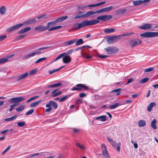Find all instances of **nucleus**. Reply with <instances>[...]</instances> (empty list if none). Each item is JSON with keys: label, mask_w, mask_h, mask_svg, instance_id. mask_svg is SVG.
I'll return each mask as SVG.
<instances>
[{"label": "nucleus", "mask_w": 158, "mask_h": 158, "mask_svg": "<svg viewBox=\"0 0 158 158\" xmlns=\"http://www.w3.org/2000/svg\"><path fill=\"white\" fill-rule=\"evenodd\" d=\"M99 22V20H86L82 21L80 23H76L75 25L76 26H77V27H76L77 29H79L82 27H84L86 26L94 25L98 23Z\"/></svg>", "instance_id": "obj_1"}, {"label": "nucleus", "mask_w": 158, "mask_h": 158, "mask_svg": "<svg viewBox=\"0 0 158 158\" xmlns=\"http://www.w3.org/2000/svg\"><path fill=\"white\" fill-rule=\"evenodd\" d=\"M25 99V98L23 97H19L15 98H11L9 100V102L11 103H14V104L11 105L10 106V108L9 110V111L10 112L14 109V107L18 105V103L20 102L24 101Z\"/></svg>", "instance_id": "obj_2"}, {"label": "nucleus", "mask_w": 158, "mask_h": 158, "mask_svg": "<svg viewBox=\"0 0 158 158\" xmlns=\"http://www.w3.org/2000/svg\"><path fill=\"white\" fill-rule=\"evenodd\" d=\"M133 34V32H131V33H126L121 34L119 35L113 36L108 38L107 41L109 43L115 42L119 40L121 38V36H129Z\"/></svg>", "instance_id": "obj_3"}, {"label": "nucleus", "mask_w": 158, "mask_h": 158, "mask_svg": "<svg viewBox=\"0 0 158 158\" xmlns=\"http://www.w3.org/2000/svg\"><path fill=\"white\" fill-rule=\"evenodd\" d=\"M49 48V47L47 46L46 47H42L39 48L38 49L36 50L35 52H32L30 54L23 57V59H25L34 56L35 55H40L43 53V52L42 51H43L44 50L48 49Z\"/></svg>", "instance_id": "obj_4"}, {"label": "nucleus", "mask_w": 158, "mask_h": 158, "mask_svg": "<svg viewBox=\"0 0 158 158\" xmlns=\"http://www.w3.org/2000/svg\"><path fill=\"white\" fill-rule=\"evenodd\" d=\"M75 87H73L71 89L72 91L77 90L81 91L82 90H88L89 89V87L85 85V84H79L76 85Z\"/></svg>", "instance_id": "obj_5"}, {"label": "nucleus", "mask_w": 158, "mask_h": 158, "mask_svg": "<svg viewBox=\"0 0 158 158\" xmlns=\"http://www.w3.org/2000/svg\"><path fill=\"white\" fill-rule=\"evenodd\" d=\"M140 36L147 38L156 37L158 36V32H146L141 34Z\"/></svg>", "instance_id": "obj_6"}, {"label": "nucleus", "mask_w": 158, "mask_h": 158, "mask_svg": "<svg viewBox=\"0 0 158 158\" xmlns=\"http://www.w3.org/2000/svg\"><path fill=\"white\" fill-rule=\"evenodd\" d=\"M104 50L108 54H113L117 53L118 49L115 47L109 46L105 48Z\"/></svg>", "instance_id": "obj_7"}, {"label": "nucleus", "mask_w": 158, "mask_h": 158, "mask_svg": "<svg viewBox=\"0 0 158 158\" xmlns=\"http://www.w3.org/2000/svg\"><path fill=\"white\" fill-rule=\"evenodd\" d=\"M102 155L103 156L102 158H110L107 149L106 147L104 144H102Z\"/></svg>", "instance_id": "obj_8"}, {"label": "nucleus", "mask_w": 158, "mask_h": 158, "mask_svg": "<svg viewBox=\"0 0 158 158\" xmlns=\"http://www.w3.org/2000/svg\"><path fill=\"white\" fill-rule=\"evenodd\" d=\"M141 43V40L139 39L131 40L129 42V45L132 48H134L137 45L140 44Z\"/></svg>", "instance_id": "obj_9"}, {"label": "nucleus", "mask_w": 158, "mask_h": 158, "mask_svg": "<svg viewBox=\"0 0 158 158\" xmlns=\"http://www.w3.org/2000/svg\"><path fill=\"white\" fill-rule=\"evenodd\" d=\"M113 17L111 15H103L99 16L97 18L98 20H101L102 21H108L112 18Z\"/></svg>", "instance_id": "obj_10"}, {"label": "nucleus", "mask_w": 158, "mask_h": 158, "mask_svg": "<svg viewBox=\"0 0 158 158\" xmlns=\"http://www.w3.org/2000/svg\"><path fill=\"white\" fill-rule=\"evenodd\" d=\"M23 25V24L22 23H19L14 25L13 26L9 28L7 30V31L10 32L13 31L15 30L18 29L20 27H21Z\"/></svg>", "instance_id": "obj_11"}, {"label": "nucleus", "mask_w": 158, "mask_h": 158, "mask_svg": "<svg viewBox=\"0 0 158 158\" xmlns=\"http://www.w3.org/2000/svg\"><path fill=\"white\" fill-rule=\"evenodd\" d=\"M151 27L152 25L151 24L147 23L140 26L139 28L141 29L147 30L151 29Z\"/></svg>", "instance_id": "obj_12"}, {"label": "nucleus", "mask_w": 158, "mask_h": 158, "mask_svg": "<svg viewBox=\"0 0 158 158\" xmlns=\"http://www.w3.org/2000/svg\"><path fill=\"white\" fill-rule=\"evenodd\" d=\"M28 74V73H26L21 74L18 77L17 80V81H19L27 77Z\"/></svg>", "instance_id": "obj_13"}, {"label": "nucleus", "mask_w": 158, "mask_h": 158, "mask_svg": "<svg viewBox=\"0 0 158 158\" xmlns=\"http://www.w3.org/2000/svg\"><path fill=\"white\" fill-rule=\"evenodd\" d=\"M105 3V2H101L95 4H91L90 5H89L88 6H87V7H88L89 8L97 7L104 4Z\"/></svg>", "instance_id": "obj_14"}, {"label": "nucleus", "mask_w": 158, "mask_h": 158, "mask_svg": "<svg viewBox=\"0 0 158 158\" xmlns=\"http://www.w3.org/2000/svg\"><path fill=\"white\" fill-rule=\"evenodd\" d=\"M95 14V11H87L86 13L83 14V18L89 17Z\"/></svg>", "instance_id": "obj_15"}, {"label": "nucleus", "mask_w": 158, "mask_h": 158, "mask_svg": "<svg viewBox=\"0 0 158 158\" xmlns=\"http://www.w3.org/2000/svg\"><path fill=\"white\" fill-rule=\"evenodd\" d=\"M95 14V11H87L86 13L83 14V18L89 17Z\"/></svg>", "instance_id": "obj_16"}, {"label": "nucleus", "mask_w": 158, "mask_h": 158, "mask_svg": "<svg viewBox=\"0 0 158 158\" xmlns=\"http://www.w3.org/2000/svg\"><path fill=\"white\" fill-rule=\"evenodd\" d=\"M76 41V39H73L70 40L69 41H66L63 43L64 45V46H68L74 43Z\"/></svg>", "instance_id": "obj_17"}, {"label": "nucleus", "mask_w": 158, "mask_h": 158, "mask_svg": "<svg viewBox=\"0 0 158 158\" xmlns=\"http://www.w3.org/2000/svg\"><path fill=\"white\" fill-rule=\"evenodd\" d=\"M71 60V58L69 56H65L63 59V61L65 64H67L70 62Z\"/></svg>", "instance_id": "obj_18"}, {"label": "nucleus", "mask_w": 158, "mask_h": 158, "mask_svg": "<svg viewBox=\"0 0 158 158\" xmlns=\"http://www.w3.org/2000/svg\"><path fill=\"white\" fill-rule=\"evenodd\" d=\"M31 29V27H26L19 31L18 33V34H23L25 32L29 31Z\"/></svg>", "instance_id": "obj_19"}, {"label": "nucleus", "mask_w": 158, "mask_h": 158, "mask_svg": "<svg viewBox=\"0 0 158 158\" xmlns=\"http://www.w3.org/2000/svg\"><path fill=\"white\" fill-rule=\"evenodd\" d=\"M36 22V19L34 18H32L31 19L28 20L25 22H23V25H25L30 24L33 23H35Z\"/></svg>", "instance_id": "obj_20"}, {"label": "nucleus", "mask_w": 158, "mask_h": 158, "mask_svg": "<svg viewBox=\"0 0 158 158\" xmlns=\"http://www.w3.org/2000/svg\"><path fill=\"white\" fill-rule=\"evenodd\" d=\"M46 27H45L44 26H42L41 25H39L35 27L34 29L39 32H41L46 30Z\"/></svg>", "instance_id": "obj_21"}, {"label": "nucleus", "mask_w": 158, "mask_h": 158, "mask_svg": "<svg viewBox=\"0 0 158 158\" xmlns=\"http://www.w3.org/2000/svg\"><path fill=\"white\" fill-rule=\"evenodd\" d=\"M61 85V83H58L52 84V85H49L48 86H47L45 87V88L46 89L47 88H54L57 87L59 86H60Z\"/></svg>", "instance_id": "obj_22"}, {"label": "nucleus", "mask_w": 158, "mask_h": 158, "mask_svg": "<svg viewBox=\"0 0 158 158\" xmlns=\"http://www.w3.org/2000/svg\"><path fill=\"white\" fill-rule=\"evenodd\" d=\"M156 105V104L155 102H152L150 103L148 106L147 107V110H148L150 112L151 111L152 108L155 106Z\"/></svg>", "instance_id": "obj_23"}, {"label": "nucleus", "mask_w": 158, "mask_h": 158, "mask_svg": "<svg viewBox=\"0 0 158 158\" xmlns=\"http://www.w3.org/2000/svg\"><path fill=\"white\" fill-rule=\"evenodd\" d=\"M106 116L102 115L98 117L95 118V119L99 120V121L104 122L106 120Z\"/></svg>", "instance_id": "obj_24"}, {"label": "nucleus", "mask_w": 158, "mask_h": 158, "mask_svg": "<svg viewBox=\"0 0 158 158\" xmlns=\"http://www.w3.org/2000/svg\"><path fill=\"white\" fill-rule=\"evenodd\" d=\"M68 16H64L59 18L56 20L54 22V23H57L58 22H60L67 19L68 18Z\"/></svg>", "instance_id": "obj_25"}, {"label": "nucleus", "mask_w": 158, "mask_h": 158, "mask_svg": "<svg viewBox=\"0 0 158 158\" xmlns=\"http://www.w3.org/2000/svg\"><path fill=\"white\" fill-rule=\"evenodd\" d=\"M127 11V10L126 9H119L117 10L116 11V13L117 15L122 14Z\"/></svg>", "instance_id": "obj_26"}, {"label": "nucleus", "mask_w": 158, "mask_h": 158, "mask_svg": "<svg viewBox=\"0 0 158 158\" xmlns=\"http://www.w3.org/2000/svg\"><path fill=\"white\" fill-rule=\"evenodd\" d=\"M81 55L83 57L86 58V59H89L92 58L91 56L85 52H81Z\"/></svg>", "instance_id": "obj_27"}, {"label": "nucleus", "mask_w": 158, "mask_h": 158, "mask_svg": "<svg viewBox=\"0 0 158 158\" xmlns=\"http://www.w3.org/2000/svg\"><path fill=\"white\" fill-rule=\"evenodd\" d=\"M138 125L139 127H143L146 125V122L143 120H141L138 122Z\"/></svg>", "instance_id": "obj_28"}, {"label": "nucleus", "mask_w": 158, "mask_h": 158, "mask_svg": "<svg viewBox=\"0 0 158 158\" xmlns=\"http://www.w3.org/2000/svg\"><path fill=\"white\" fill-rule=\"evenodd\" d=\"M115 29L113 28H110L109 29H106L104 31L105 33L107 34H109L112 33L115 31Z\"/></svg>", "instance_id": "obj_29"}, {"label": "nucleus", "mask_w": 158, "mask_h": 158, "mask_svg": "<svg viewBox=\"0 0 158 158\" xmlns=\"http://www.w3.org/2000/svg\"><path fill=\"white\" fill-rule=\"evenodd\" d=\"M42 101L41 100H39V101L34 102L32 103H31L30 105V107L31 108H33L36 106L38 105Z\"/></svg>", "instance_id": "obj_30"}, {"label": "nucleus", "mask_w": 158, "mask_h": 158, "mask_svg": "<svg viewBox=\"0 0 158 158\" xmlns=\"http://www.w3.org/2000/svg\"><path fill=\"white\" fill-rule=\"evenodd\" d=\"M71 96V94H68L64 96V97L60 98L59 101L60 102H64L65 100L69 98Z\"/></svg>", "instance_id": "obj_31"}, {"label": "nucleus", "mask_w": 158, "mask_h": 158, "mask_svg": "<svg viewBox=\"0 0 158 158\" xmlns=\"http://www.w3.org/2000/svg\"><path fill=\"white\" fill-rule=\"evenodd\" d=\"M156 119H154L152 121L151 123V126L153 129L155 130L156 129Z\"/></svg>", "instance_id": "obj_32"}, {"label": "nucleus", "mask_w": 158, "mask_h": 158, "mask_svg": "<svg viewBox=\"0 0 158 158\" xmlns=\"http://www.w3.org/2000/svg\"><path fill=\"white\" fill-rule=\"evenodd\" d=\"M120 105L119 103H116L114 105L110 106L109 107V108L110 109H114L120 106Z\"/></svg>", "instance_id": "obj_33"}, {"label": "nucleus", "mask_w": 158, "mask_h": 158, "mask_svg": "<svg viewBox=\"0 0 158 158\" xmlns=\"http://www.w3.org/2000/svg\"><path fill=\"white\" fill-rule=\"evenodd\" d=\"M142 3V0H135L133 1V4L135 6H138Z\"/></svg>", "instance_id": "obj_34"}, {"label": "nucleus", "mask_w": 158, "mask_h": 158, "mask_svg": "<svg viewBox=\"0 0 158 158\" xmlns=\"http://www.w3.org/2000/svg\"><path fill=\"white\" fill-rule=\"evenodd\" d=\"M112 6H110L108 7L102 8L103 12H108L111 10L113 8Z\"/></svg>", "instance_id": "obj_35"}, {"label": "nucleus", "mask_w": 158, "mask_h": 158, "mask_svg": "<svg viewBox=\"0 0 158 158\" xmlns=\"http://www.w3.org/2000/svg\"><path fill=\"white\" fill-rule=\"evenodd\" d=\"M75 45L77 46L82 44L83 43V41L82 39H80L75 42Z\"/></svg>", "instance_id": "obj_36"}, {"label": "nucleus", "mask_w": 158, "mask_h": 158, "mask_svg": "<svg viewBox=\"0 0 158 158\" xmlns=\"http://www.w3.org/2000/svg\"><path fill=\"white\" fill-rule=\"evenodd\" d=\"M25 105H22L17 108L16 110L17 112H19L23 111L25 108Z\"/></svg>", "instance_id": "obj_37"}, {"label": "nucleus", "mask_w": 158, "mask_h": 158, "mask_svg": "<svg viewBox=\"0 0 158 158\" xmlns=\"http://www.w3.org/2000/svg\"><path fill=\"white\" fill-rule=\"evenodd\" d=\"M6 12V8L5 6H3L0 8V12L1 14L3 15L5 14Z\"/></svg>", "instance_id": "obj_38"}, {"label": "nucleus", "mask_w": 158, "mask_h": 158, "mask_svg": "<svg viewBox=\"0 0 158 158\" xmlns=\"http://www.w3.org/2000/svg\"><path fill=\"white\" fill-rule=\"evenodd\" d=\"M64 67V66H62L61 67H60V68H59L57 69H54L52 71L49 70V72L50 74H52L56 72H57V71H59L62 68H63Z\"/></svg>", "instance_id": "obj_39"}, {"label": "nucleus", "mask_w": 158, "mask_h": 158, "mask_svg": "<svg viewBox=\"0 0 158 158\" xmlns=\"http://www.w3.org/2000/svg\"><path fill=\"white\" fill-rule=\"evenodd\" d=\"M17 118L16 115H15L13 116H12L10 118H6L5 119V121H10L13 120Z\"/></svg>", "instance_id": "obj_40"}, {"label": "nucleus", "mask_w": 158, "mask_h": 158, "mask_svg": "<svg viewBox=\"0 0 158 158\" xmlns=\"http://www.w3.org/2000/svg\"><path fill=\"white\" fill-rule=\"evenodd\" d=\"M65 52H64L60 54L55 59V61H56L66 55Z\"/></svg>", "instance_id": "obj_41"}, {"label": "nucleus", "mask_w": 158, "mask_h": 158, "mask_svg": "<svg viewBox=\"0 0 158 158\" xmlns=\"http://www.w3.org/2000/svg\"><path fill=\"white\" fill-rule=\"evenodd\" d=\"M121 90V88H118L116 89H115L111 91V92H117V93L116 94L117 95H120L121 94V92L120 91Z\"/></svg>", "instance_id": "obj_42"}, {"label": "nucleus", "mask_w": 158, "mask_h": 158, "mask_svg": "<svg viewBox=\"0 0 158 158\" xmlns=\"http://www.w3.org/2000/svg\"><path fill=\"white\" fill-rule=\"evenodd\" d=\"M107 139L109 142L111 143L112 145L115 148H116L114 146V145L115 144V143L114 142L112 139L109 138H108Z\"/></svg>", "instance_id": "obj_43"}, {"label": "nucleus", "mask_w": 158, "mask_h": 158, "mask_svg": "<svg viewBox=\"0 0 158 158\" xmlns=\"http://www.w3.org/2000/svg\"><path fill=\"white\" fill-rule=\"evenodd\" d=\"M76 145L81 149L83 150L85 149V146H84L82 144H80L79 143H77L76 144Z\"/></svg>", "instance_id": "obj_44"}, {"label": "nucleus", "mask_w": 158, "mask_h": 158, "mask_svg": "<svg viewBox=\"0 0 158 158\" xmlns=\"http://www.w3.org/2000/svg\"><path fill=\"white\" fill-rule=\"evenodd\" d=\"M149 79L148 78H145L139 81V83L140 84H144L148 81Z\"/></svg>", "instance_id": "obj_45"}, {"label": "nucleus", "mask_w": 158, "mask_h": 158, "mask_svg": "<svg viewBox=\"0 0 158 158\" xmlns=\"http://www.w3.org/2000/svg\"><path fill=\"white\" fill-rule=\"evenodd\" d=\"M26 123L25 122L23 121L22 122H18L17 123V125L20 127H23L25 125Z\"/></svg>", "instance_id": "obj_46"}, {"label": "nucleus", "mask_w": 158, "mask_h": 158, "mask_svg": "<svg viewBox=\"0 0 158 158\" xmlns=\"http://www.w3.org/2000/svg\"><path fill=\"white\" fill-rule=\"evenodd\" d=\"M38 71L37 69H35L31 70L29 73L30 75H32L36 73Z\"/></svg>", "instance_id": "obj_47"}, {"label": "nucleus", "mask_w": 158, "mask_h": 158, "mask_svg": "<svg viewBox=\"0 0 158 158\" xmlns=\"http://www.w3.org/2000/svg\"><path fill=\"white\" fill-rule=\"evenodd\" d=\"M46 59H47V58H46V57H45L40 58L35 62V63L37 64L39 62H40L46 60Z\"/></svg>", "instance_id": "obj_48"}, {"label": "nucleus", "mask_w": 158, "mask_h": 158, "mask_svg": "<svg viewBox=\"0 0 158 158\" xmlns=\"http://www.w3.org/2000/svg\"><path fill=\"white\" fill-rule=\"evenodd\" d=\"M8 59L7 58H3L0 59V64L5 63L8 61Z\"/></svg>", "instance_id": "obj_49"}, {"label": "nucleus", "mask_w": 158, "mask_h": 158, "mask_svg": "<svg viewBox=\"0 0 158 158\" xmlns=\"http://www.w3.org/2000/svg\"><path fill=\"white\" fill-rule=\"evenodd\" d=\"M25 36V35H21L16 37L15 39L16 40H19L24 38Z\"/></svg>", "instance_id": "obj_50"}, {"label": "nucleus", "mask_w": 158, "mask_h": 158, "mask_svg": "<svg viewBox=\"0 0 158 158\" xmlns=\"http://www.w3.org/2000/svg\"><path fill=\"white\" fill-rule=\"evenodd\" d=\"M52 106L55 109H56L58 107V105L55 102L52 101Z\"/></svg>", "instance_id": "obj_51"}, {"label": "nucleus", "mask_w": 158, "mask_h": 158, "mask_svg": "<svg viewBox=\"0 0 158 158\" xmlns=\"http://www.w3.org/2000/svg\"><path fill=\"white\" fill-rule=\"evenodd\" d=\"M11 146H8L6 149H5L2 153V155H4L7 151H8L10 148Z\"/></svg>", "instance_id": "obj_52"}, {"label": "nucleus", "mask_w": 158, "mask_h": 158, "mask_svg": "<svg viewBox=\"0 0 158 158\" xmlns=\"http://www.w3.org/2000/svg\"><path fill=\"white\" fill-rule=\"evenodd\" d=\"M39 97V96H35L33 97H31L27 101V102L28 103V102H30V101H32L33 100H34V99H36V98Z\"/></svg>", "instance_id": "obj_53"}, {"label": "nucleus", "mask_w": 158, "mask_h": 158, "mask_svg": "<svg viewBox=\"0 0 158 158\" xmlns=\"http://www.w3.org/2000/svg\"><path fill=\"white\" fill-rule=\"evenodd\" d=\"M62 92L60 91L58 92H57V93H56L53 94L52 95V96L53 97H56V96H57L58 95H59L61 94H62Z\"/></svg>", "instance_id": "obj_54"}, {"label": "nucleus", "mask_w": 158, "mask_h": 158, "mask_svg": "<svg viewBox=\"0 0 158 158\" xmlns=\"http://www.w3.org/2000/svg\"><path fill=\"white\" fill-rule=\"evenodd\" d=\"M154 70L153 68H148L144 70V72H149L152 71Z\"/></svg>", "instance_id": "obj_55"}, {"label": "nucleus", "mask_w": 158, "mask_h": 158, "mask_svg": "<svg viewBox=\"0 0 158 158\" xmlns=\"http://www.w3.org/2000/svg\"><path fill=\"white\" fill-rule=\"evenodd\" d=\"M6 38V35H3L0 36V42L5 40Z\"/></svg>", "instance_id": "obj_56"}, {"label": "nucleus", "mask_w": 158, "mask_h": 158, "mask_svg": "<svg viewBox=\"0 0 158 158\" xmlns=\"http://www.w3.org/2000/svg\"><path fill=\"white\" fill-rule=\"evenodd\" d=\"M34 110L33 109H31L28 110L25 114L26 115H29L31 114L33 112Z\"/></svg>", "instance_id": "obj_57"}, {"label": "nucleus", "mask_w": 158, "mask_h": 158, "mask_svg": "<svg viewBox=\"0 0 158 158\" xmlns=\"http://www.w3.org/2000/svg\"><path fill=\"white\" fill-rule=\"evenodd\" d=\"M52 106V101H50L49 103L47 104L46 105V107L50 108Z\"/></svg>", "instance_id": "obj_58"}, {"label": "nucleus", "mask_w": 158, "mask_h": 158, "mask_svg": "<svg viewBox=\"0 0 158 158\" xmlns=\"http://www.w3.org/2000/svg\"><path fill=\"white\" fill-rule=\"evenodd\" d=\"M95 14H99V13H103V11L102 9L97 10L96 11H95Z\"/></svg>", "instance_id": "obj_59"}, {"label": "nucleus", "mask_w": 158, "mask_h": 158, "mask_svg": "<svg viewBox=\"0 0 158 158\" xmlns=\"http://www.w3.org/2000/svg\"><path fill=\"white\" fill-rule=\"evenodd\" d=\"M77 18H80V19L83 18V14L82 15H78L74 17V19H77Z\"/></svg>", "instance_id": "obj_60"}, {"label": "nucleus", "mask_w": 158, "mask_h": 158, "mask_svg": "<svg viewBox=\"0 0 158 158\" xmlns=\"http://www.w3.org/2000/svg\"><path fill=\"white\" fill-rule=\"evenodd\" d=\"M54 23V22H49L48 23L47 25V26H44L45 27H46V28H46V30L48 29L49 28V27L51 26V23Z\"/></svg>", "instance_id": "obj_61"}, {"label": "nucleus", "mask_w": 158, "mask_h": 158, "mask_svg": "<svg viewBox=\"0 0 158 158\" xmlns=\"http://www.w3.org/2000/svg\"><path fill=\"white\" fill-rule=\"evenodd\" d=\"M98 57L101 58H104L108 57L109 56L108 55H99L98 56Z\"/></svg>", "instance_id": "obj_62"}, {"label": "nucleus", "mask_w": 158, "mask_h": 158, "mask_svg": "<svg viewBox=\"0 0 158 158\" xmlns=\"http://www.w3.org/2000/svg\"><path fill=\"white\" fill-rule=\"evenodd\" d=\"M134 80V78H131L130 79H129L127 83H126V85L128 84L131 82H132Z\"/></svg>", "instance_id": "obj_63"}, {"label": "nucleus", "mask_w": 158, "mask_h": 158, "mask_svg": "<svg viewBox=\"0 0 158 158\" xmlns=\"http://www.w3.org/2000/svg\"><path fill=\"white\" fill-rule=\"evenodd\" d=\"M86 96V94L85 93H81L80 94L79 96L81 98H84Z\"/></svg>", "instance_id": "obj_64"}]
</instances>
